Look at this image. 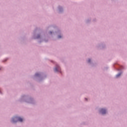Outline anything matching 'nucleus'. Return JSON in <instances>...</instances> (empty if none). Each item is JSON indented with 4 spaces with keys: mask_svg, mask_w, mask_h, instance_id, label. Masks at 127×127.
I'll list each match as a JSON object with an SVG mask.
<instances>
[{
    "mask_svg": "<svg viewBox=\"0 0 127 127\" xmlns=\"http://www.w3.org/2000/svg\"><path fill=\"white\" fill-rule=\"evenodd\" d=\"M18 120V121L19 122H20L21 123L22 122V121H23V119H22V118H20V117H15L14 118L12 119V122L13 123H16V121H15L14 120Z\"/></svg>",
    "mask_w": 127,
    "mask_h": 127,
    "instance_id": "obj_1",
    "label": "nucleus"
},
{
    "mask_svg": "<svg viewBox=\"0 0 127 127\" xmlns=\"http://www.w3.org/2000/svg\"><path fill=\"white\" fill-rule=\"evenodd\" d=\"M100 113L102 114V115H105L106 113H107V111H106V109H102L100 110Z\"/></svg>",
    "mask_w": 127,
    "mask_h": 127,
    "instance_id": "obj_2",
    "label": "nucleus"
},
{
    "mask_svg": "<svg viewBox=\"0 0 127 127\" xmlns=\"http://www.w3.org/2000/svg\"><path fill=\"white\" fill-rule=\"evenodd\" d=\"M55 72H58V71H60V67H59V66H58V67H56L55 68Z\"/></svg>",
    "mask_w": 127,
    "mask_h": 127,
    "instance_id": "obj_3",
    "label": "nucleus"
},
{
    "mask_svg": "<svg viewBox=\"0 0 127 127\" xmlns=\"http://www.w3.org/2000/svg\"><path fill=\"white\" fill-rule=\"evenodd\" d=\"M121 75H122V73H120L116 75V78H119V77H120Z\"/></svg>",
    "mask_w": 127,
    "mask_h": 127,
    "instance_id": "obj_4",
    "label": "nucleus"
},
{
    "mask_svg": "<svg viewBox=\"0 0 127 127\" xmlns=\"http://www.w3.org/2000/svg\"><path fill=\"white\" fill-rule=\"evenodd\" d=\"M88 63H90V62H91V60L89 59L88 61Z\"/></svg>",
    "mask_w": 127,
    "mask_h": 127,
    "instance_id": "obj_5",
    "label": "nucleus"
},
{
    "mask_svg": "<svg viewBox=\"0 0 127 127\" xmlns=\"http://www.w3.org/2000/svg\"><path fill=\"white\" fill-rule=\"evenodd\" d=\"M58 38H61V36H59Z\"/></svg>",
    "mask_w": 127,
    "mask_h": 127,
    "instance_id": "obj_6",
    "label": "nucleus"
},
{
    "mask_svg": "<svg viewBox=\"0 0 127 127\" xmlns=\"http://www.w3.org/2000/svg\"><path fill=\"white\" fill-rule=\"evenodd\" d=\"M35 75L36 76H38V73H36Z\"/></svg>",
    "mask_w": 127,
    "mask_h": 127,
    "instance_id": "obj_7",
    "label": "nucleus"
},
{
    "mask_svg": "<svg viewBox=\"0 0 127 127\" xmlns=\"http://www.w3.org/2000/svg\"><path fill=\"white\" fill-rule=\"evenodd\" d=\"M50 34H52V32H50Z\"/></svg>",
    "mask_w": 127,
    "mask_h": 127,
    "instance_id": "obj_8",
    "label": "nucleus"
}]
</instances>
